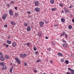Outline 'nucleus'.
Wrapping results in <instances>:
<instances>
[{"mask_svg": "<svg viewBox=\"0 0 74 74\" xmlns=\"http://www.w3.org/2000/svg\"><path fill=\"white\" fill-rule=\"evenodd\" d=\"M61 21L62 22H64L65 21V19L63 18H61Z\"/></svg>", "mask_w": 74, "mask_h": 74, "instance_id": "13", "label": "nucleus"}, {"mask_svg": "<svg viewBox=\"0 0 74 74\" xmlns=\"http://www.w3.org/2000/svg\"><path fill=\"white\" fill-rule=\"evenodd\" d=\"M70 15H71V16H73V15H72V14H71Z\"/></svg>", "mask_w": 74, "mask_h": 74, "instance_id": "62", "label": "nucleus"}, {"mask_svg": "<svg viewBox=\"0 0 74 74\" xmlns=\"http://www.w3.org/2000/svg\"><path fill=\"white\" fill-rule=\"evenodd\" d=\"M7 17V14H5L3 16L2 18L3 20H5Z\"/></svg>", "mask_w": 74, "mask_h": 74, "instance_id": "4", "label": "nucleus"}, {"mask_svg": "<svg viewBox=\"0 0 74 74\" xmlns=\"http://www.w3.org/2000/svg\"><path fill=\"white\" fill-rule=\"evenodd\" d=\"M54 26L55 27H57L58 26V25L55 24L54 25Z\"/></svg>", "mask_w": 74, "mask_h": 74, "instance_id": "49", "label": "nucleus"}, {"mask_svg": "<svg viewBox=\"0 0 74 74\" xmlns=\"http://www.w3.org/2000/svg\"><path fill=\"white\" fill-rule=\"evenodd\" d=\"M65 34V32H64L62 33V34H61V36H64V34Z\"/></svg>", "mask_w": 74, "mask_h": 74, "instance_id": "35", "label": "nucleus"}, {"mask_svg": "<svg viewBox=\"0 0 74 74\" xmlns=\"http://www.w3.org/2000/svg\"><path fill=\"white\" fill-rule=\"evenodd\" d=\"M65 62L66 64H69V62L68 60H66L65 61Z\"/></svg>", "mask_w": 74, "mask_h": 74, "instance_id": "28", "label": "nucleus"}, {"mask_svg": "<svg viewBox=\"0 0 74 74\" xmlns=\"http://www.w3.org/2000/svg\"><path fill=\"white\" fill-rule=\"evenodd\" d=\"M51 43H52V45H55V42H54L53 41H52Z\"/></svg>", "mask_w": 74, "mask_h": 74, "instance_id": "26", "label": "nucleus"}, {"mask_svg": "<svg viewBox=\"0 0 74 74\" xmlns=\"http://www.w3.org/2000/svg\"><path fill=\"white\" fill-rule=\"evenodd\" d=\"M71 56L73 58H74V55H73V54H71Z\"/></svg>", "mask_w": 74, "mask_h": 74, "instance_id": "40", "label": "nucleus"}, {"mask_svg": "<svg viewBox=\"0 0 74 74\" xmlns=\"http://www.w3.org/2000/svg\"><path fill=\"white\" fill-rule=\"evenodd\" d=\"M24 26L26 27L27 26V23L26 22H25L24 23Z\"/></svg>", "mask_w": 74, "mask_h": 74, "instance_id": "20", "label": "nucleus"}, {"mask_svg": "<svg viewBox=\"0 0 74 74\" xmlns=\"http://www.w3.org/2000/svg\"><path fill=\"white\" fill-rule=\"evenodd\" d=\"M51 10L52 11H56V8H52L51 9Z\"/></svg>", "mask_w": 74, "mask_h": 74, "instance_id": "18", "label": "nucleus"}, {"mask_svg": "<svg viewBox=\"0 0 74 74\" xmlns=\"http://www.w3.org/2000/svg\"><path fill=\"white\" fill-rule=\"evenodd\" d=\"M3 45H6V44L5 43H3Z\"/></svg>", "mask_w": 74, "mask_h": 74, "instance_id": "57", "label": "nucleus"}, {"mask_svg": "<svg viewBox=\"0 0 74 74\" xmlns=\"http://www.w3.org/2000/svg\"><path fill=\"white\" fill-rule=\"evenodd\" d=\"M8 38H10V36H8Z\"/></svg>", "mask_w": 74, "mask_h": 74, "instance_id": "55", "label": "nucleus"}, {"mask_svg": "<svg viewBox=\"0 0 74 74\" xmlns=\"http://www.w3.org/2000/svg\"><path fill=\"white\" fill-rule=\"evenodd\" d=\"M20 56L21 58H24L26 57L27 56V54L25 53L21 54H20Z\"/></svg>", "mask_w": 74, "mask_h": 74, "instance_id": "2", "label": "nucleus"}, {"mask_svg": "<svg viewBox=\"0 0 74 74\" xmlns=\"http://www.w3.org/2000/svg\"><path fill=\"white\" fill-rule=\"evenodd\" d=\"M73 7V6H72V5H71L69 7V8H71Z\"/></svg>", "mask_w": 74, "mask_h": 74, "instance_id": "45", "label": "nucleus"}, {"mask_svg": "<svg viewBox=\"0 0 74 74\" xmlns=\"http://www.w3.org/2000/svg\"><path fill=\"white\" fill-rule=\"evenodd\" d=\"M53 62L52 61H50L49 62L50 63H52Z\"/></svg>", "mask_w": 74, "mask_h": 74, "instance_id": "56", "label": "nucleus"}, {"mask_svg": "<svg viewBox=\"0 0 74 74\" xmlns=\"http://www.w3.org/2000/svg\"><path fill=\"white\" fill-rule=\"evenodd\" d=\"M0 55L1 56L2 55H3V54H2V53L1 52H0Z\"/></svg>", "mask_w": 74, "mask_h": 74, "instance_id": "51", "label": "nucleus"}, {"mask_svg": "<svg viewBox=\"0 0 74 74\" xmlns=\"http://www.w3.org/2000/svg\"><path fill=\"white\" fill-rule=\"evenodd\" d=\"M50 1L51 4H53L55 3V1L53 0H51Z\"/></svg>", "mask_w": 74, "mask_h": 74, "instance_id": "15", "label": "nucleus"}, {"mask_svg": "<svg viewBox=\"0 0 74 74\" xmlns=\"http://www.w3.org/2000/svg\"><path fill=\"white\" fill-rule=\"evenodd\" d=\"M8 26V25H7L6 24H5L4 25V27H7Z\"/></svg>", "mask_w": 74, "mask_h": 74, "instance_id": "43", "label": "nucleus"}, {"mask_svg": "<svg viewBox=\"0 0 74 74\" xmlns=\"http://www.w3.org/2000/svg\"><path fill=\"white\" fill-rule=\"evenodd\" d=\"M27 64L26 62H25L24 63V65L25 66H27Z\"/></svg>", "mask_w": 74, "mask_h": 74, "instance_id": "37", "label": "nucleus"}, {"mask_svg": "<svg viewBox=\"0 0 74 74\" xmlns=\"http://www.w3.org/2000/svg\"><path fill=\"white\" fill-rule=\"evenodd\" d=\"M59 5L61 7H63V5L62 4L60 3L59 4Z\"/></svg>", "mask_w": 74, "mask_h": 74, "instance_id": "34", "label": "nucleus"}, {"mask_svg": "<svg viewBox=\"0 0 74 74\" xmlns=\"http://www.w3.org/2000/svg\"><path fill=\"white\" fill-rule=\"evenodd\" d=\"M51 49L48 48L47 49V51H49V52H50L51 51Z\"/></svg>", "mask_w": 74, "mask_h": 74, "instance_id": "36", "label": "nucleus"}, {"mask_svg": "<svg viewBox=\"0 0 74 74\" xmlns=\"http://www.w3.org/2000/svg\"><path fill=\"white\" fill-rule=\"evenodd\" d=\"M34 73H37V70H34Z\"/></svg>", "mask_w": 74, "mask_h": 74, "instance_id": "48", "label": "nucleus"}, {"mask_svg": "<svg viewBox=\"0 0 74 74\" xmlns=\"http://www.w3.org/2000/svg\"><path fill=\"white\" fill-rule=\"evenodd\" d=\"M3 67V68H1V70H7V66L5 65H4V64L2 66Z\"/></svg>", "mask_w": 74, "mask_h": 74, "instance_id": "1", "label": "nucleus"}, {"mask_svg": "<svg viewBox=\"0 0 74 74\" xmlns=\"http://www.w3.org/2000/svg\"><path fill=\"white\" fill-rule=\"evenodd\" d=\"M62 42H64V43H66V41L64 40H63Z\"/></svg>", "mask_w": 74, "mask_h": 74, "instance_id": "41", "label": "nucleus"}, {"mask_svg": "<svg viewBox=\"0 0 74 74\" xmlns=\"http://www.w3.org/2000/svg\"><path fill=\"white\" fill-rule=\"evenodd\" d=\"M44 22L42 21H41L40 22V25L41 26V27H43V26L44 25Z\"/></svg>", "mask_w": 74, "mask_h": 74, "instance_id": "8", "label": "nucleus"}, {"mask_svg": "<svg viewBox=\"0 0 74 74\" xmlns=\"http://www.w3.org/2000/svg\"><path fill=\"white\" fill-rule=\"evenodd\" d=\"M10 65H12V63H10Z\"/></svg>", "mask_w": 74, "mask_h": 74, "instance_id": "63", "label": "nucleus"}, {"mask_svg": "<svg viewBox=\"0 0 74 74\" xmlns=\"http://www.w3.org/2000/svg\"><path fill=\"white\" fill-rule=\"evenodd\" d=\"M46 39H48V38L47 36H46L45 37Z\"/></svg>", "mask_w": 74, "mask_h": 74, "instance_id": "53", "label": "nucleus"}, {"mask_svg": "<svg viewBox=\"0 0 74 74\" xmlns=\"http://www.w3.org/2000/svg\"><path fill=\"white\" fill-rule=\"evenodd\" d=\"M45 23H47V24H48V21H45Z\"/></svg>", "mask_w": 74, "mask_h": 74, "instance_id": "47", "label": "nucleus"}, {"mask_svg": "<svg viewBox=\"0 0 74 74\" xmlns=\"http://www.w3.org/2000/svg\"><path fill=\"white\" fill-rule=\"evenodd\" d=\"M18 14L17 13H15V16L17 17L18 16Z\"/></svg>", "mask_w": 74, "mask_h": 74, "instance_id": "33", "label": "nucleus"}, {"mask_svg": "<svg viewBox=\"0 0 74 74\" xmlns=\"http://www.w3.org/2000/svg\"><path fill=\"white\" fill-rule=\"evenodd\" d=\"M15 59L16 61V62L18 63L19 64H20L21 63V61H20V60H19V58H15Z\"/></svg>", "mask_w": 74, "mask_h": 74, "instance_id": "3", "label": "nucleus"}, {"mask_svg": "<svg viewBox=\"0 0 74 74\" xmlns=\"http://www.w3.org/2000/svg\"><path fill=\"white\" fill-rule=\"evenodd\" d=\"M50 74H53V73H50Z\"/></svg>", "mask_w": 74, "mask_h": 74, "instance_id": "64", "label": "nucleus"}, {"mask_svg": "<svg viewBox=\"0 0 74 74\" xmlns=\"http://www.w3.org/2000/svg\"><path fill=\"white\" fill-rule=\"evenodd\" d=\"M27 45L28 46V47H29V46L30 45V43L29 42H28L27 44Z\"/></svg>", "mask_w": 74, "mask_h": 74, "instance_id": "27", "label": "nucleus"}, {"mask_svg": "<svg viewBox=\"0 0 74 74\" xmlns=\"http://www.w3.org/2000/svg\"><path fill=\"white\" fill-rule=\"evenodd\" d=\"M34 4L35 5H36V6H38V5H39V2L38 1H36L34 2Z\"/></svg>", "mask_w": 74, "mask_h": 74, "instance_id": "7", "label": "nucleus"}, {"mask_svg": "<svg viewBox=\"0 0 74 74\" xmlns=\"http://www.w3.org/2000/svg\"><path fill=\"white\" fill-rule=\"evenodd\" d=\"M7 5L8 7H10V4H7Z\"/></svg>", "mask_w": 74, "mask_h": 74, "instance_id": "52", "label": "nucleus"}, {"mask_svg": "<svg viewBox=\"0 0 74 74\" xmlns=\"http://www.w3.org/2000/svg\"><path fill=\"white\" fill-rule=\"evenodd\" d=\"M11 4H14L15 3V2H14V1H12L11 2Z\"/></svg>", "mask_w": 74, "mask_h": 74, "instance_id": "31", "label": "nucleus"}, {"mask_svg": "<svg viewBox=\"0 0 74 74\" xmlns=\"http://www.w3.org/2000/svg\"><path fill=\"white\" fill-rule=\"evenodd\" d=\"M72 22L74 23V19H72Z\"/></svg>", "mask_w": 74, "mask_h": 74, "instance_id": "54", "label": "nucleus"}, {"mask_svg": "<svg viewBox=\"0 0 74 74\" xmlns=\"http://www.w3.org/2000/svg\"><path fill=\"white\" fill-rule=\"evenodd\" d=\"M29 18H32V16H29Z\"/></svg>", "mask_w": 74, "mask_h": 74, "instance_id": "60", "label": "nucleus"}, {"mask_svg": "<svg viewBox=\"0 0 74 74\" xmlns=\"http://www.w3.org/2000/svg\"><path fill=\"white\" fill-rule=\"evenodd\" d=\"M5 58H6V59H10V56H8V55H5Z\"/></svg>", "mask_w": 74, "mask_h": 74, "instance_id": "19", "label": "nucleus"}, {"mask_svg": "<svg viewBox=\"0 0 74 74\" xmlns=\"http://www.w3.org/2000/svg\"><path fill=\"white\" fill-rule=\"evenodd\" d=\"M0 59L2 61H4L5 60L4 58V57H3V55H2L1 56H0Z\"/></svg>", "mask_w": 74, "mask_h": 74, "instance_id": "6", "label": "nucleus"}, {"mask_svg": "<svg viewBox=\"0 0 74 74\" xmlns=\"http://www.w3.org/2000/svg\"><path fill=\"white\" fill-rule=\"evenodd\" d=\"M43 22H45L46 21L45 20V19H44L43 20Z\"/></svg>", "mask_w": 74, "mask_h": 74, "instance_id": "58", "label": "nucleus"}, {"mask_svg": "<svg viewBox=\"0 0 74 74\" xmlns=\"http://www.w3.org/2000/svg\"><path fill=\"white\" fill-rule=\"evenodd\" d=\"M8 47H9V46H8V45H6L5 46V47H6V48H7Z\"/></svg>", "mask_w": 74, "mask_h": 74, "instance_id": "50", "label": "nucleus"}, {"mask_svg": "<svg viewBox=\"0 0 74 74\" xmlns=\"http://www.w3.org/2000/svg\"><path fill=\"white\" fill-rule=\"evenodd\" d=\"M62 46L64 47V48H67V45L66 43H64L62 45Z\"/></svg>", "mask_w": 74, "mask_h": 74, "instance_id": "10", "label": "nucleus"}, {"mask_svg": "<svg viewBox=\"0 0 74 74\" xmlns=\"http://www.w3.org/2000/svg\"><path fill=\"white\" fill-rule=\"evenodd\" d=\"M71 74H74V71L73 70H72L71 71Z\"/></svg>", "mask_w": 74, "mask_h": 74, "instance_id": "22", "label": "nucleus"}, {"mask_svg": "<svg viewBox=\"0 0 74 74\" xmlns=\"http://www.w3.org/2000/svg\"><path fill=\"white\" fill-rule=\"evenodd\" d=\"M34 10L35 11H36V12H39L40 11V9L39 8H35Z\"/></svg>", "mask_w": 74, "mask_h": 74, "instance_id": "5", "label": "nucleus"}, {"mask_svg": "<svg viewBox=\"0 0 74 74\" xmlns=\"http://www.w3.org/2000/svg\"><path fill=\"white\" fill-rule=\"evenodd\" d=\"M68 70H71H71H72V69H71V68H68Z\"/></svg>", "mask_w": 74, "mask_h": 74, "instance_id": "42", "label": "nucleus"}, {"mask_svg": "<svg viewBox=\"0 0 74 74\" xmlns=\"http://www.w3.org/2000/svg\"><path fill=\"white\" fill-rule=\"evenodd\" d=\"M4 63L3 62H0V66H3V65L4 64Z\"/></svg>", "mask_w": 74, "mask_h": 74, "instance_id": "25", "label": "nucleus"}, {"mask_svg": "<svg viewBox=\"0 0 74 74\" xmlns=\"http://www.w3.org/2000/svg\"><path fill=\"white\" fill-rule=\"evenodd\" d=\"M27 30L28 32H30V31L31 30V28H30V26H28V27L27 28Z\"/></svg>", "mask_w": 74, "mask_h": 74, "instance_id": "11", "label": "nucleus"}, {"mask_svg": "<svg viewBox=\"0 0 74 74\" xmlns=\"http://www.w3.org/2000/svg\"><path fill=\"white\" fill-rule=\"evenodd\" d=\"M62 13H63V12H64V11L63 10L62 11Z\"/></svg>", "mask_w": 74, "mask_h": 74, "instance_id": "61", "label": "nucleus"}, {"mask_svg": "<svg viewBox=\"0 0 74 74\" xmlns=\"http://www.w3.org/2000/svg\"><path fill=\"white\" fill-rule=\"evenodd\" d=\"M7 41L8 44H11V42L10 41L8 40H7Z\"/></svg>", "mask_w": 74, "mask_h": 74, "instance_id": "16", "label": "nucleus"}, {"mask_svg": "<svg viewBox=\"0 0 74 74\" xmlns=\"http://www.w3.org/2000/svg\"><path fill=\"white\" fill-rule=\"evenodd\" d=\"M65 37H66V38H67V37H68V36H67V34H65Z\"/></svg>", "mask_w": 74, "mask_h": 74, "instance_id": "44", "label": "nucleus"}, {"mask_svg": "<svg viewBox=\"0 0 74 74\" xmlns=\"http://www.w3.org/2000/svg\"><path fill=\"white\" fill-rule=\"evenodd\" d=\"M58 56H63V54H62L61 53H58Z\"/></svg>", "mask_w": 74, "mask_h": 74, "instance_id": "17", "label": "nucleus"}, {"mask_svg": "<svg viewBox=\"0 0 74 74\" xmlns=\"http://www.w3.org/2000/svg\"><path fill=\"white\" fill-rule=\"evenodd\" d=\"M68 28L69 29H72V26L69 25L68 26Z\"/></svg>", "mask_w": 74, "mask_h": 74, "instance_id": "21", "label": "nucleus"}, {"mask_svg": "<svg viewBox=\"0 0 74 74\" xmlns=\"http://www.w3.org/2000/svg\"><path fill=\"white\" fill-rule=\"evenodd\" d=\"M27 14H31V12L30 11H28L27 12Z\"/></svg>", "mask_w": 74, "mask_h": 74, "instance_id": "38", "label": "nucleus"}, {"mask_svg": "<svg viewBox=\"0 0 74 74\" xmlns=\"http://www.w3.org/2000/svg\"><path fill=\"white\" fill-rule=\"evenodd\" d=\"M11 24L12 25H15V23L14 22H11Z\"/></svg>", "mask_w": 74, "mask_h": 74, "instance_id": "23", "label": "nucleus"}, {"mask_svg": "<svg viewBox=\"0 0 74 74\" xmlns=\"http://www.w3.org/2000/svg\"><path fill=\"white\" fill-rule=\"evenodd\" d=\"M12 69H13L12 67L10 69V73L11 72H12Z\"/></svg>", "mask_w": 74, "mask_h": 74, "instance_id": "30", "label": "nucleus"}, {"mask_svg": "<svg viewBox=\"0 0 74 74\" xmlns=\"http://www.w3.org/2000/svg\"><path fill=\"white\" fill-rule=\"evenodd\" d=\"M16 43L15 42H13L12 45L13 47H15L16 46Z\"/></svg>", "mask_w": 74, "mask_h": 74, "instance_id": "12", "label": "nucleus"}, {"mask_svg": "<svg viewBox=\"0 0 74 74\" xmlns=\"http://www.w3.org/2000/svg\"><path fill=\"white\" fill-rule=\"evenodd\" d=\"M38 35L39 37H40V36H42V34H41V32H38Z\"/></svg>", "mask_w": 74, "mask_h": 74, "instance_id": "14", "label": "nucleus"}, {"mask_svg": "<svg viewBox=\"0 0 74 74\" xmlns=\"http://www.w3.org/2000/svg\"><path fill=\"white\" fill-rule=\"evenodd\" d=\"M38 52L37 51L35 52V54H36V55H38Z\"/></svg>", "mask_w": 74, "mask_h": 74, "instance_id": "39", "label": "nucleus"}, {"mask_svg": "<svg viewBox=\"0 0 74 74\" xmlns=\"http://www.w3.org/2000/svg\"><path fill=\"white\" fill-rule=\"evenodd\" d=\"M40 62V60H38L36 62L37 63H38V62Z\"/></svg>", "mask_w": 74, "mask_h": 74, "instance_id": "46", "label": "nucleus"}, {"mask_svg": "<svg viewBox=\"0 0 74 74\" xmlns=\"http://www.w3.org/2000/svg\"><path fill=\"white\" fill-rule=\"evenodd\" d=\"M15 9L16 10H17V7H15Z\"/></svg>", "mask_w": 74, "mask_h": 74, "instance_id": "59", "label": "nucleus"}, {"mask_svg": "<svg viewBox=\"0 0 74 74\" xmlns=\"http://www.w3.org/2000/svg\"><path fill=\"white\" fill-rule=\"evenodd\" d=\"M64 12H65L66 13H68L69 12V10H64Z\"/></svg>", "mask_w": 74, "mask_h": 74, "instance_id": "24", "label": "nucleus"}, {"mask_svg": "<svg viewBox=\"0 0 74 74\" xmlns=\"http://www.w3.org/2000/svg\"><path fill=\"white\" fill-rule=\"evenodd\" d=\"M61 62H64V59L62 58L61 59Z\"/></svg>", "mask_w": 74, "mask_h": 74, "instance_id": "29", "label": "nucleus"}, {"mask_svg": "<svg viewBox=\"0 0 74 74\" xmlns=\"http://www.w3.org/2000/svg\"><path fill=\"white\" fill-rule=\"evenodd\" d=\"M33 49L34 51H36L37 50V48L36 47H34Z\"/></svg>", "mask_w": 74, "mask_h": 74, "instance_id": "32", "label": "nucleus"}, {"mask_svg": "<svg viewBox=\"0 0 74 74\" xmlns=\"http://www.w3.org/2000/svg\"><path fill=\"white\" fill-rule=\"evenodd\" d=\"M9 13L10 15H13V13L12 11L9 10Z\"/></svg>", "mask_w": 74, "mask_h": 74, "instance_id": "9", "label": "nucleus"}]
</instances>
